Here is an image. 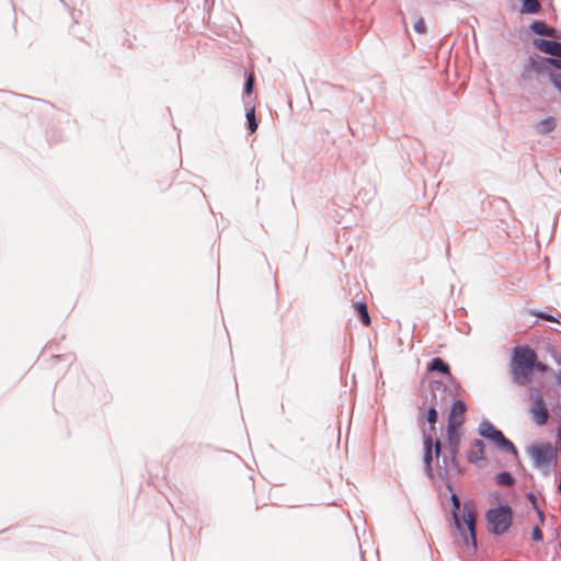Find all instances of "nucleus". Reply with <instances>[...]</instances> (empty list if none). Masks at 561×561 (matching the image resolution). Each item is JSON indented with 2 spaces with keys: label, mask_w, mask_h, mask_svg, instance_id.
Masks as SVG:
<instances>
[{
  "label": "nucleus",
  "mask_w": 561,
  "mask_h": 561,
  "mask_svg": "<svg viewBox=\"0 0 561 561\" xmlns=\"http://www.w3.org/2000/svg\"><path fill=\"white\" fill-rule=\"evenodd\" d=\"M510 367L514 381L520 386L529 385L535 371L545 374L549 370V366L539 362L537 353L528 345L513 348Z\"/></svg>",
  "instance_id": "1"
},
{
  "label": "nucleus",
  "mask_w": 561,
  "mask_h": 561,
  "mask_svg": "<svg viewBox=\"0 0 561 561\" xmlns=\"http://www.w3.org/2000/svg\"><path fill=\"white\" fill-rule=\"evenodd\" d=\"M451 502L454 505L453 517L457 529L463 536V540L467 545H470L473 549L476 548V514L468 506L463 507L461 514L457 511L460 510V501L457 495L451 496Z\"/></svg>",
  "instance_id": "2"
},
{
  "label": "nucleus",
  "mask_w": 561,
  "mask_h": 561,
  "mask_svg": "<svg viewBox=\"0 0 561 561\" xmlns=\"http://www.w3.org/2000/svg\"><path fill=\"white\" fill-rule=\"evenodd\" d=\"M486 519L492 533L504 534L512 524V510L508 505L491 508L486 512Z\"/></svg>",
  "instance_id": "3"
},
{
  "label": "nucleus",
  "mask_w": 561,
  "mask_h": 561,
  "mask_svg": "<svg viewBox=\"0 0 561 561\" xmlns=\"http://www.w3.org/2000/svg\"><path fill=\"white\" fill-rule=\"evenodd\" d=\"M527 453L534 460L536 467L542 468L556 460L558 451L551 443H541L529 446Z\"/></svg>",
  "instance_id": "4"
},
{
  "label": "nucleus",
  "mask_w": 561,
  "mask_h": 561,
  "mask_svg": "<svg viewBox=\"0 0 561 561\" xmlns=\"http://www.w3.org/2000/svg\"><path fill=\"white\" fill-rule=\"evenodd\" d=\"M479 433L484 438L494 443L497 447L505 449L506 451L517 454V450L512 442H510L501 431L494 427L489 421H483L479 425Z\"/></svg>",
  "instance_id": "5"
},
{
  "label": "nucleus",
  "mask_w": 561,
  "mask_h": 561,
  "mask_svg": "<svg viewBox=\"0 0 561 561\" xmlns=\"http://www.w3.org/2000/svg\"><path fill=\"white\" fill-rule=\"evenodd\" d=\"M433 446L435 457L438 458L440 454V443L437 440L433 444V438L431 435H424V463L425 469L428 476H432V459H433Z\"/></svg>",
  "instance_id": "6"
},
{
  "label": "nucleus",
  "mask_w": 561,
  "mask_h": 561,
  "mask_svg": "<svg viewBox=\"0 0 561 561\" xmlns=\"http://www.w3.org/2000/svg\"><path fill=\"white\" fill-rule=\"evenodd\" d=\"M530 414L534 422L539 426H542L548 422L549 413L542 397H536L530 409Z\"/></svg>",
  "instance_id": "7"
},
{
  "label": "nucleus",
  "mask_w": 561,
  "mask_h": 561,
  "mask_svg": "<svg viewBox=\"0 0 561 561\" xmlns=\"http://www.w3.org/2000/svg\"><path fill=\"white\" fill-rule=\"evenodd\" d=\"M447 439L450 447L451 461L455 467H458L456 463V455L461 442L460 426L447 425Z\"/></svg>",
  "instance_id": "8"
},
{
  "label": "nucleus",
  "mask_w": 561,
  "mask_h": 561,
  "mask_svg": "<svg viewBox=\"0 0 561 561\" xmlns=\"http://www.w3.org/2000/svg\"><path fill=\"white\" fill-rule=\"evenodd\" d=\"M466 410L467 408L463 401H455L449 412L448 425L461 426L463 423Z\"/></svg>",
  "instance_id": "9"
},
{
  "label": "nucleus",
  "mask_w": 561,
  "mask_h": 561,
  "mask_svg": "<svg viewBox=\"0 0 561 561\" xmlns=\"http://www.w3.org/2000/svg\"><path fill=\"white\" fill-rule=\"evenodd\" d=\"M536 46L541 51L561 58V43L548 39H539Z\"/></svg>",
  "instance_id": "10"
},
{
  "label": "nucleus",
  "mask_w": 561,
  "mask_h": 561,
  "mask_svg": "<svg viewBox=\"0 0 561 561\" xmlns=\"http://www.w3.org/2000/svg\"><path fill=\"white\" fill-rule=\"evenodd\" d=\"M482 459H484V444L482 440L477 439L468 453V460L470 462H478Z\"/></svg>",
  "instance_id": "11"
},
{
  "label": "nucleus",
  "mask_w": 561,
  "mask_h": 561,
  "mask_svg": "<svg viewBox=\"0 0 561 561\" xmlns=\"http://www.w3.org/2000/svg\"><path fill=\"white\" fill-rule=\"evenodd\" d=\"M534 33L545 35L549 37H556L557 31L552 27L547 26L545 22L536 21L530 25Z\"/></svg>",
  "instance_id": "12"
},
{
  "label": "nucleus",
  "mask_w": 561,
  "mask_h": 561,
  "mask_svg": "<svg viewBox=\"0 0 561 561\" xmlns=\"http://www.w3.org/2000/svg\"><path fill=\"white\" fill-rule=\"evenodd\" d=\"M522 13L534 14L541 10V4L538 0H522Z\"/></svg>",
  "instance_id": "13"
},
{
  "label": "nucleus",
  "mask_w": 561,
  "mask_h": 561,
  "mask_svg": "<svg viewBox=\"0 0 561 561\" xmlns=\"http://www.w3.org/2000/svg\"><path fill=\"white\" fill-rule=\"evenodd\" d=\"M428 370H437V371H440L445 375H450V368H449V365L446 364L442 358L439 357H436L434 359H432L430 366H428Z\"/></svg>",
  "instance_id": "14"
},
{
  "label": "nucleus",
  "mask_w": 561,
  "mask_h": 561,
  "mask_svg": "<svg viewBox=\"0 0 561 561\" xmlns=\"http://www.w3.org/2000/svg\"><path fill=\"white\" fill-rule=\"evenodd\" d=\"M354 308H355L356 312L358 313L362 322L365 325H369L370 324V318H369V314H368V310H367L366 304L364 301L355 302L354 304Z\"/></svg>",
  "instance_id": "15"
},
{
  "label": "nucleus",
  "mask_w": 561,
  "mask_h": 561,
  "mask_svg": "<svg viewBox=\"0 0 561 561\" xmlns=\"http://www.w3.org/2000/svg\"><path fill=\"white\" fill-rule=\"evenodd\" d=\"M430 424L431 430L435 428V423L437 422V411L435 407H431L423 416Z\"/></svg>",
  "instance_id": "16"
},
{
  "label": "nucleus",
  "mask_w": 561,
  "mask_h": 561,
  "mask_svg": "<svg viewBox=\"0 0 561 561\" xmlns=\"http://www.w3.org/2000/svg\"><path fill=\"white\" fill-rule=\"evenodd\" d=\"M496 482L500 485H512L514 483V478L508 472H501L496 476Z\"/></svg>",
  "instance_id": "17"
},
{
  "label": "nucleus",
  "mask_w": 561,
  "mask_h": 561,
  "mask_svg": "<svg viewBox=\"0 0 561 561\" xmlns=\"http://www.w3.org/2000/svg\"><path fill=\"white\" fill-rule=\"evenodd\" d=\"M247 119H248V125H249L250 131L254 133L257 128L254 108H251L250 111L247 112Z\"/></svg>",
  "instance_id": "18"
},
{
  "label": "nucleus",
  "mask_w": 561,
  "mask_h": 561,
  "mask_svg": "<svg viewBox=\"0 0 561 561\" xmlns=\"http://www.w3.org/2000/svg\"><path fill=\"white\" fill-rule=\"evenodd\" d=\"M540 126V131L541 133H549L550 130H552L554 128V119L549 117V118H546V119H542L539 124Z\"/></svg>",
  "instance_id": "19"
},
{
  "label": "nucleus",
  "mask_w": 561,
  "mask_h": 561,
  "mask_svg": "<svg viewBox=\"0 0 561 561\" xmlns=\"http://www.w3.org/2000/svg\"><path fill=\"white\" fill-rule=\"evenodd\" d=\"M414 31L422 35L426 33V25L423 19H419L414 23Z\"/></svg>",
  "instance_id": "20"
},
{
  "label": "nucleus",
  "mask_w": 561,
  "mask_h": 561,
  "mask_svg": "<svg viewBox=\"0 0 561 561\" xmlns=\"http://www.w3.org/2000/svg\"><path fill=\"white\" fill-rule=\"evenodd\" d=\"M253 85H254V76H253V73H250L247 78L245 85H244L245 93L250 94L253 90Z\"/></svg>",
  "instance_id": "21"
},
{
  "label": "nucleus",
  "mask_w": 561,
  "mask_h": 561,
  "mask_svg": "<svg viewBox=\"0 0 561 561\" xmlns=\"http://www.w3.org/2000/svg\"><path fill=\"white\" fill-rule=\"evenodd\" d=\"M550 80L553 83V85L561 92V75L559 73H551Z\"/></svg>",
  "instance_id": "22"
},
{
  "label": "nucleus",
  "mask_w": 561,
  "mask_h": 561,
  "mask_svg": "<svg viewBox=\"0 0 561 561\" xmlns=\"http://www.w3.org/2000/svg\"><path fill=\"white\" fill-rule=\"evenodd\" d=\"M528 499L530 500L534 508L538 512V515L540 517L541 520H543V513L539 510L538 505H537V499L534 494H528Z\"/></svg>",
  "instance_id": "23"
},
{
  "label": "nucleus",
  "mask_w": 561,
  "mask_h": 561,
  "mask_svg": "<svg viewBox=\"0 0 561 561\" xmlns=\"http://www.w3.org/2000/svg\"><path fill=\"white\" fill-rule=\"evenodd\" d=\"M531 537L535 541H540L542 539V533L538 526L534 527Z\"/></svg>",
  "instance_id": "24"
},
{
  "label": "nucleus",
  "mask_w": 561,
  "mask_h": 561,
  "mask_svg": "<svg viewBox=\"0 0 561 561\" xmlns=\"http://www.w3.org/2000/svg\"><path fill=\"white\" fill-rule=\"evenodd\" d=\"M537 317L548 320V321H554V318L552 316L546 314L543 312H537L535 313Z\"/></svg>",
  "instance_id": "25"
},
{
  "label": "nucleus",
  "mask_w": 561,
  "mask_h": 561,
  "mask_svg": "<svg viewBox=\"0 0 561 561\" xmlns=\"http://www.w3.org/2000/svg\"><path fill=\"white\" fill-rule=\"evenodd\" d=\"M549 62L554 66L556 68L561 69V60L559 59H549Z\"/></svg>",
  "instance_id": "26"
},
{
  "label": "nucleus",
  "mask_w": 561,
  "mask_h": 561,
  "mask_svg": "<svg viewBox=\"0 0 561 561\" xmlns=\"http://www.w3.org/2000/svg\"><path fill=\"white\" fill-rule=\"evenodd\" d=\"M558 489H559V492L561 493V473H560V483H559Z\"/></svg>",
  "instance_id": "27"
},
{
  "label": "nucleus",
  "mask_w": 561,
  "mask_h": 561,
  "mask_svg": "<svg viewBox=\"0 0 561 561\" xmlns=\"http://www.w3.org/2000/svg\"><path fill=\"white\" fill-rule=\"evenodd\" d=\"M558 381H559V383H561V371L558 375Z\"/></svg>",
  "instance_id": "28"
},
{
  "label": "nucleus",
  "mask_w": 561,
  "mask_h": 561,
  "mask_svg": "<svg viewBox=\"0 0 561 561\" xmlns=\"http://www.w3.org/2000/svg\"><path fill=\"white\" fill-rule=\"evenodd\" d=\"M560 174H561V169H560Z\"/></svg>",
  "instance_id": "29"
}]
</instances>
